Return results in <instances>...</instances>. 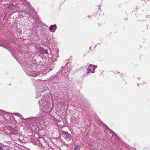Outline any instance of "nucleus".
<instances>
[{
	"label": "nucleus",
	"mask_w": 150,
	"mask_h": 150,
	"mask_svg": "<svg viewBox=\"0 0 150 150\" xmlns=\"http://www.w3.org/2000/svg\"><path fill=\"white\" fill-rule=\"evenodd\" d=\"M21 65L26 74L29 76L36 77L41 74L38 69L34 68L35 64L31 65L28 62L25 61L22 62Z\"/></svg>",
	"instance_id": "f257e3e1"
},
{
	"label": "nucleus",
	"mask_w": 150,
	"mask_h": 150,
	"mask_svg": "<svg viewBox=\"0 0 150 150\" xmlns=\"http://www.w3.org/2000/svg\"><path fill=\"white\" fill-rule=\"evenodd\" d=\"M51 98L48 95L46 94L42 97L41 100L39 101V104L42 107V109L44 112H50L51 111L53 107L50 103Z\"/></svg>",
	"instance_id": "f03ea898"
},
{
	"label": "nucleus",
	"mask_w": 150,
	"mask_h": 150,
	"mask_svg": "<svg viewBox=\"0 0 150 150\" xmlns=\"http://www.w3.org/2000/svg\"><path fill=\"white\" fill-rule=\"evenodd\" d=\"M5 5V9L8 10L14 11L21 8V4L18 3L17 0H0V5Z\"/></svg>",
	"instance_id": "7ed1b4c3"
},
{
	"label": "nucleus",
	"mask_w": 150,
	"mask_h": 150,
	"mask_svg": "<svg viewBox=\"0 0 150 150\" xmlns=\"http://www.w3.org/2000/svg\"><path fill=\"white\" fill-rule=\"evenodd\" d=\"M21 14H19L20 18L23 17H28V19L30 20L31 18L30 16L33 17V15L35 13V11L31 8L30 4H28L25 7V10L23 11L21 13Z\"/></svg>",
	"instance_id": "20e7f679"
},
{
	"label": "nucleus",
	"mask_w": 150,
	"mask_h": 150,
	"mask_svg": "<svg viewBox=\"0 0 150 150\" xmlns=\"http://www.w3.org/2000/svg\"><path fill=\"white\" fill-rule=\"evenodd\" d=\"M28 119L33 122H35L33 125H34L36 126V125H37L38 123H39L41 124L42 122L43 123V120L45 119L44 113L43 112L39 113L36 115V117H31Z\"/></svg>",
	"instance_id": "39448f33"
},
{
	"label": "nucleus",
	"mask_w": 150,
	"mask_h": 150,
	"mask_svg": "<svg viewBox=\"0 0 150 150\" xmlns=\"http://www.w3.org/2000/svg\"><path fill=\"white\" fill-rule=\"evenodd\" d=\"M97 68V66L90 64L87 68V72L84 75V76H87L90 73H93L94 72L95 69Z\"/></svg>",
	"instance_id": "423d86ee"
},
{
	"label": "nucleus",
	"mask_w": 150,
	"mask_h": 150,
	"mask_svg": "<svg viewBox=\"0 0 150 150\" xmlns=\"http://www.w3.org/2000/svg\"><path fill=\"white\" fill-rule=\"evenodd\" d=\"M62 137L68 142H70L72 140V137L71 135L65 131L63 132L62 134Z\"/></svg>",
	"instance_id": "0eeeda50"
},
{
	"label": "nucleus",
	"mask_w": 150,
	"mask_h": 150,
	"mask_svg": "<svg viewBox=\"0 0 150 150\" xmlns=\"http://www.w3.org/2000/svg\"><path fill=\"white\" fill-rule=\"evenodd\" d=\"M70 64L69 63H68L67 64H66L65 65V67H64V68L65 69H67V71H65V73H66V74L68 75L69 74V72L71 70V67H70Z\"/></svg>",
	"instance_id": "6e6552de"
},
{
	"label": "nucleus",
	"mask_w": 150,
	"mask_h": 150,
	"mask_svg": "<svg viewBox=\"0 0 150 150\" xmlns=\"http://www.w3.org/2000/svg\"><path fill=\"white\" fill-rule=\"evenodd\" d=\"M35 25L37 27H40L43 25V23L39 19H38L35 21Z\"/></svg>",
	"instance_id": "1a4fd4ad"
},
{
	"label": "nucleus",
	"mask_w": 150,
	"mask_h": 150,
	"mask_svg": "<svg viewBox=\"0 0 150 150\" xmlns=\"http://www.w3.org/2000/svg\"><path fill=\"white\" fill-rule=\"evenodd\" d=\"M57 28V26L56 24L51 25L49 28V30L50 31H52L54 30L53 32L55 31L56 29Z\"/></svg>",
	"instance_id": "9d476101"
},
{
	"label": "nucleus",
	"mask_w": 150,
	"mask_h": 150,
	"mask_svg": "<svg viewBox=\"0 0 150 150\" xmlns=\"http://www.w3.org/2000/svg\"><path fill=\"white\" fill-rule=\"evenodd\" d=\"M36 49L40 53L42 52L44 50L42 47L39 45L36 47Z\"/></svg>",
	"instance_id": "9b49d317"
},
{
	"label": "nucleus",
	"mask_w": 150,
	"mask_h": 150,
	"mask_svg": "<svg viewBox=\"0 0 150 150\" xmlns=\"http://www.w3.org/2000/svg\"><path fill=\"white\" fill-rule=\"evenodd\" d=\"M13 114L16 116H17V117H20L21 119L22 118V115L21 114H20L16 112V113H14Z\"/></svg>",
	"instance_id": "f8f14e48"
},
{
	"label": "nucleus",
	"mask_w": 150,
	"mask_h": 150,
	"mask_svg": "<svg viewBox=\"0 0 150 150\" xmlns=\"http://www.w3.org/2000/svg\"><path fill=\"white\" fill-rule=\"evenodd\" d=\"M40 96V92L37 91L36 93V98H38Z\"/></svg>",
	"instance_id": "ddd939ff"
},
{
	"label": "nucleus",
	"mask_w": 150,
	"mask_h": 150,
	"mask_svg": "<svg viewBox=\"0 0 150 150\" xmlns=\"http://www.w3.org/2000/svg\"><path fill=\"white\" fill-rule=\"evenodd\" d=\"M53 120L54 121H55L57 123H58L60 122V120H57L55 117L53 118Z\"/></svg>",
	"instance_id": "4468645a"
},
{
	"label": "nucleus",
	"mask_w": 150,
	"mask_h": 150,
	"mask_svg": "<svg viewBox=\"0 0 150 150\" xmlns=\"http://www.w3.org/2000/svg\"><path fill=\"white\" fill-rule=\"evenodd\" d=\"M18 132L17 130H14L12 132L11 134H17Z\"/></svg>",
	"instance_id": "2eb2a0df"
},
{
	"label": "nucleus",
	"mask_w": 150,
	"mask_h": 150,
	"mask_svg": "<svg viewBox=\"0 0 150 150\" xmlns=\"http://www.w3.org/2000/svg\"><path fill=\"white\" fill-rule=\"evenodd\" d=\"M42 54H47V50H43V51H42V52L41 53Z\"/></svg>",
	"instance_id": "dca6fc26"
},
{
	"label": "nucleus",
	"mask_w": 150,
	"mask_h": 150,
	"mask_svg": "<svg viewBox=\"0 0 150 150\" xmlns=\"http://www.w3.org/2000/svg\"><path fill=\"white\" fill-rule=\"evenodd\" d=\"M110 133H111L112 134L113 133L114 134L116 135V134L114 133V132L111 130H110Z\"/></svg>",
	"instance_id": "f3484780"
},
{
	"label": "nucleus",
	"mask_w": 150,
	"mask_h": 150,
	"mask_svg": "<svg viewBox=\"0 0 150 150\" xmlns=\"http://www.w3.org/2000/svg\"><path fill=\"white\" fill-rule=\"evenodd\" d=\"M0 150H3L2 146H0Z\"/></svg>",
	"instance_id": "a211bd4d"
},
{
	"label": "nucleus",
	"mask_w": 150,
	"mask_h": 150,
	"mask_svg": "<svg viewBox=\"0 0 150 150\" xmlns=\"http://www.w3.org/2000/svg\"><path fill=\"white\" fill-rule=\"evenodd\" d=\"M74 150H79V149L78 148H76L74 149Z\"/></svg>",
	"instance_id": "6ab92c4d"
},
{
	"label": "nucleus",
	"mask_w": 150,
	"mask_h": 150,
	"mask_svg": "<svg viewBox=\"0 0 150 150\" xmlns=\"http://www.w3.org/2000/svg\"><path fill=\"white\" fill-rule=\"evenodd\" d=\"M38 137H39V139H42V137H41L40 136H39Z\"/></svg>",
	"instance_id": "aec40b11"
},
{
	"label": "nucleus",
	"mask_w": 150,
	"mask_h": 150,
	"mask_svg": "<svg viewBox=\"0 0 150 150\" xmlns=\"http://www.w3.org/2000/svg\"><path fill=\"white\" fill-rule=\"evenodd\" d=\"M2 47H4L5 48L7 49V48L5 46H2Z\"/></svg>",
	"instance_id": "412c9836"
},
{
	"label": "nucleus",
	"mask_w": 150,
	"mask_h": 150,
	"mask_svg": "<svg viewBox=\"0 0 150 150\" xmlns=\"http://www.w3.org/2000/svg\"><path fill=\"white\" fill-rule=\"evenodd\" d=\"M16 57H18H18H18V56H16Z\"/></svg>",
	"instance_id": "4be33fe9"
},
{
	"label": "nucleus",
	"mask_w": 150,
	"mask_h": 150,
	"mask_svg": "<svg viewBox=\"0 0 150 150\" xmlns=\"http://www.w3.org/2000/svg\"><path fill=\"white\" fill-rule=\"evenodd\" d=\"M20 54V56H20L21 55V54Z\"/></svg>",
	"instance_id": "5701e85b"
},
{
	"label": "nucleus",
	"mask_w": 150,
	"mask_h": 150,
	"mask_svg": "<svg viewBox=\"0 0 150 150\" xmlns=\"http://www.w3.org/2000/svg\"><path fill=\"white\" fill-rule=\"evenodd\" d=\"M0 46H2V45H0Z\"/></svg>",
	"instance_id": "b1692460"
},
{
	"label": "nucleus",
	"mask_w": 150,
	"mask_h": 150,
	"mask_svg": "<svg viewBox=\"0 0 150 150\" xmlns=\"http://www.w3.org/2000/svg\"><path fill=\"white\" fill-rule=\"evenodd\" d=\"M52 150H53V149H52Z\"/></svg>",
	"instance_id": "393cba45"
}]
</instances>
